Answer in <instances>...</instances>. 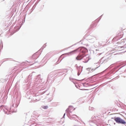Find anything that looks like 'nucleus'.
<instances>
[{
    "label": "nucleus",
    "instance_id": "7",
    "mask_svg": "<svg viewBox=\"0 0 126 126\" xmlns=\"http://www.w3.org/2000/svg\"><path fill=\"white\" fill-rule=\"evenodd\" d=\"M113 46H117V45H115V44H113Z\"/></svg>",
    "mask_w": 126,
    "mask_h": 126
},
{
    "label": "nucleus",
    "instance_id": "9",
    "mask_svg": "<svg viewBox=\"0 0 126 126\" xmlns=\"http://www.w3.org/2000/svg\"><path fill=\"white\" fill-rule=\"evenodd\" d=\"M117 43V44H120V42H118Z\"/></svg>",
    "mask_w": 126,
    "mask_h": 126
},
{
    "label": "nucleus",
    "instance_id": "5",
    "mask_svg": "<svg viewBox=\"0 0 126 126\" xmlns=\"http://www.w3.org/2000/svg\"><path fill=\"white\" fill-rule=\"evenodd\" d=\"M83 55H79L77 57L76 59L77 60H80L83 58Z\"/></svg>",
    "mask_w": 126,
    "mask_h": 126
},
{
    "label": "nucleus",
    "instance_id": "4",
    "mask_svg": "<svg viewBox=\"0 0 126 126\" xmlns=\"http://www.w3.org/2000/svg\"><path fill=\"white\" fill-rule=\"evenodd\" d=\"M83 59L84 61V62L85 63H86L89 60V58L87 55L83 56Z\"/></svg>",
    "mask_w": 126,
    "mask_h": 126
},
{
    "label": "nucleus",
    "instance_id": "10",
    "mask_svg": "<svg viewBox=\"0 0 126 126\" xmlns=\"http://www.w3.org/2000/svg\"><path fill=\"white\" fill-rule=\"evenodd\" d=\"M89 69V68H87V69Z\"/></svg>",
    "mask_w": 126,
    "mask_h": 126
},
{
    "label": "nucleus",
    "instance_id": "3",
    "mask_svg": "<svg viewBox=\"0 0 126 126\" xmlns=\"http://www.w3.org/2000/svg\"><path fill=\"white\" fill-rule=\"evenodd\" d=\"M114 120L117 122L119 123L125 124L126 123L125 121L121 119L119 117H118L114 119Z\"/></svg>",
    "mask_w": 126,
    "mask_h": 126
},
{
    "label": "nucleus",
    "instance_id": "1",
    "mask_svg": "<svg viewBox=\"0 0 126 126\" xmlns=\"http://www.w3.org/2000/svg\"><path fill=\"white\" fill-rule=\"evenodd\" d=\"M79 50V51H81V52L83 54H84L85 52H87L88 51L86 48L84 47H82L80 49H79V48H78L77 49L70 52V53H76L78 50Z\"/></svg>",
    "mask_w": 126,
    "mask_h": 126
},
{
    "label": "nucleus",
    "instance_id": "2",
    "mask_svg": "<svg viewBox=\"0 0 126 126\" xmlns=\"http://www.w3.org/2000/svg\"><path fill=\"white\" fill-rule=\"evenodd\" d=\"M123 36V34L122 33V32H120L117 34V36H116L112 40V41L113 42H114L117 41L118 40L122 38Z\"/></svg>",
    "mask_w": 126,
    "mask_h": 126
},
{
    "label": "nucleus",
    "instance_id": "8",
    "mask_svg": "<svg viewBox=\"0 0 126 126\" xmlns=\"http://www.w3.org/2000/svg\"><path fill=\"white\" fill-rule=\"evenodd\" d=\"M96 68L95 69H92V70H93L94 71V70H95V69H96Z\"/></svg>",
    "mask_w": 126,
    "mask_h": 126
},
{
    "label": "nucleus",
    "instance_id": "6",
    "mask_svg": "<svg viewBox=\"0 0 126 126\" xmlns=\"http://www.w3.org/2000/svg\"><path fill=\"white\" fill-rule=\"evenodd\" d=\"M43 108L44 109H46L48 108V107L47 106H44L43 107Z\"/></svg>",
    "mask_w": 126,
    "mask_h": 126
}]
</instances>
